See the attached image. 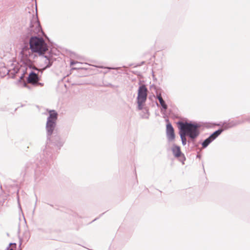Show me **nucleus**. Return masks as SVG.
<instances>
[{
  "instance_id": "nucleus-1",
  "label": "nucleus",
  "mask_w": 250,
  "mask_h": 250,
  "mask_svg": "<svg viewBox=\"0 0 250 250\" xmlns=\"http://www.w3.org/2000/svg\"><path fill=\"white\" fill-rule=\"evenodd\" d=\"M42 30L37 16H33L31 20L30 26L27 29V33L24 35V42L29 40L30 50L33 53L42 55L48 50V46L43 39L36 35L42 33Z\"/></svg>"
},
{
  "instance_id": "nucleus-2",
  "label": "nucleus",
  "mask_w": 250,
  "mask_h": 250,
  "mask_svg": "<svg viewBox=\"0 0 250 250\" xmlns=\"http://www.w3.org/2000/svg\"><path fill=\"white\" fill-rule=\"evenodd\" d=\"M58 113L54 110L49 111V116L47 118L45 126L47 141L51 142L55 146L60 148L63 144L64 141L59 136H53L56 126V121L58 119Z\"/></svg>"
},
{
  "instance_id": "nucleus-3",
  "label": "nucleus",
  "mask_w": 250,
  "mask_h": 250,
  "mask_svg": "<svg viewBox=\"0 0 250 250\" xmlns=\"http://www.w3.org/2000/svg\"><path fill=\"white\" fill-rule=\"evenodd\" d=\"M178 124L181 132H185L189 137L188 143L193 142L200 134L199 128L201 126L198 124L179 122Z\"/></svg>"
},
{
  "instance_id": "nucleus-4",
  "label": "nucleus",
  "mask_w": 250,
  "mask_h": 250,
  "mask_svg": "<svg viewBox=\"0 0 250 250\" xmlns=\"http://www.w3.org/2000/svg\"><path fill=\"white\" fill-rule=\"evenodd\" d=\"M21 53L22 54L21 61L25 66L30 69H35L33 62L37 57L36 55L28 48H23Z\"/></svg>"
},
{
  "instance_id": "nucleus-5",
  "label": "nucleus",
  "mask_w": 250,
  "mask_h": 250,
  "mask_svg": "<svg viewBox=\"0 0 250 250\" xmlns=\"http://www.w3.org/2000/svg\"><path fill=\"white\" fill-rule=\"evenodd\" d=\"M147 96V89L145 85L139 86L138 90L137 100L146 101Z\"/></svg>"
},
{
  "instance_id": "nucleus-6",
  "label": "nucleus",
  "mask_w": 250,
  "mask_h": 250,
  "mask_svg": "<svg viewBox=\"0 0 250 250\" xmlns=\"http://www.w3.org/2000/svg\"><path fill=\"white\" fill-rule=\"evenodd\" d=\"M243 122V121H241L240 120H232L224 122L222 125V127L223 128L222 129H224V130L228 129L240 125Z\"/></svg>"
},
{
  "instance_id": "nucleus-7",
  "label": "nucleus",
  "mask_w": 250,
  "mask_h": 250,
  "mask_svg": "<svg viewBox=\"0 0 250 250\" xmlns=\"http://www.w3.org/2000/svg\"><path fill=\"white\" fill-rule=\"evenodd\" d=\"M167 137L169 141H171L175 139L174 128L170 123L167 125L166 128Z\"/></svg>"
},
{
  "instance_id": "nucleus-8",
  "label": "nucleus",
  "mask_w": 250,
  "mask_h": 250,
  "mask_svg": "<svg viewBox=\"0 0 250 250\" xmlns=\"http://www.w3.org/2000/svg\"><path fill=\"white\" fill-rule=\"evenodd\" d=\"M39 81V79L38 75L33 72H31L27 79L28 83L35 84L37 83Z\"/></svg>"
},
{
  "instance_id": "nucleus-9",
  "label": "nucleus",
  "mask_w": 250,
  "mask_h": 250,
  "mask_svg": "<svg viewBox=\"0 0 250 250\" xmlns=\"http://www.w3.org/2000/svg\"><path fill=\"white\" fill-rule=\"evenodd\" d=\"M42 58L44 60V63L46 64L43 69L49 68L52 65L53 60L52 58L48 57L46 56H43Z\"/></svg>"
},
{
  "instance_id": "nucleus-10",
  "label": "nucleus",
  "mask_w": 250,
  "mask_h": 250,
  "mask_svg": "<svg viewBox=\"0 0 250 250\" xmlns=\"http://www.w3.org/2000/svg\"><path fill=\"white\" fill-rule=\"evenodd\" d=\"M172 151L175 157H179L181 154V151L179 146L174 145L172 148Z\"/></svg>"
},
{
  "instance_id": "nucleus-11",
  "label": "nucleus",
  "mask_w": 250,
  "mask_h": 250,
  "mask_svg": "<svg viewBox=\"0 0 250 250\" xmlns=\"http://www.w3.org/2000/svg\"><path fill=\"white\" fill-rule=\"evenodd\" d=\"M224 131V129H219L214 132L208 137L213 141Z\"/></svg>"
},
{
  "instance_id": "nucleus-12",
  "label": "nucleus",
  "mask_w": 250,
  "mask_h": 250,
  "mask_svg": "<svg viewBox=\"0 0 250 250\" xmlns=\"http://www.w3.org/2000/svg\"><path fill=\"white\" fill-rule=\"evenodd\" d=\"M180 136L182 141V144L183 146H185L187 144V139L186 136H187L186 133H185L184 132H181V130L179 131Z\"/></svg>"
},
{
  "instance_id": "nucleus-13",
  "label": "nucleus",
  "mask_w": 250,
  "mask_h": 250,
  "mask_svg": "<svg viewBox=\"0 0 250 250\" xmlns=\"http://www.w3.org/2000/svg\"><path fill=\"white\" fill-rule=\"evenodd\" d=\"M212 142V141L208 137V138H207L206 139H205L203 142L202 143V147L203 148H206L207 147L208 145L211 143Z\"/></svg>"
},
{
  "instance_id": "nucleus-14",
  "label": "nucleus",
  "mask_w": 250,
  "mask_h": 250,
  "mask_svg": "<svg viewBox=\"0 0 250 250\" xmlns=\"http://www.w3.org/2000/svg\"><path fill=\"white\" fill-rule=\"evenodd\" d=\"M146 102V101L137 100L138 104V109L139 110H141L143 108V104Z\"/></svg>"
},
{
  "instance_id": "nucleus-15",
  "label": "nucleus",
  "mask_w": 250,
  "mask_h": 250,
  "mask_svg": "<svg viewBox=\"0 0 250 250\" xmlns=\"http://www.w3.org/2000/svg\"><path fill=\"white\" fill-rule=\"evenodd\" d=\"M160 104H161L162 109L166 110L167 108V104H166L165 101L163 99L160 100L159 101Z\"/></svg>"
},
{
  "instance_id": "nucleus-16",
  "label": "nucleus",
  "mask_w": 250,
  "mask_h": 250,
  "mask_svg": "<svg viewBox=\"0 0 250 250\" xmlns=\"http://www.w3.org/2000/svg\"><path fill=\"white\" fill-rule=\"evenodd\" d=\"M16 248V243H10L9 246L6 248L7 250H15Z\"/></svg>"
},
{
  "instance_id": "nucleus-17",
  "label": "nucleus",
  "mask_w": 250,
  "mask_h": 250,
  "mask_svg": "<svg viewBox=\"0 0 250 250\" xmlns=\"http://www.w3.org/2000/svg\"><path fill=\"white\" fill-rule=\"evenodd\" d=\"M156 97L158 99V100H159V101H160V100L163 99V98H162V97L161 96V93H157Z\"/></svg>"
},
{
  "instance_id": "nucleus-18",
  "label": "nucleus",
  "mask_w": 250,
  "mask_h": 250,
  "mask_svg": "<svg viewBox=\"0 0 250 250\" xmlns=\"http://www.w3.org/2000/svg\"><path fill=\"white\" fill-rule=\"evenodd\" d=\"M79 62H75V61H71L70 62V65L71 66H72L76 63H79Z\"/></svg>"
},
{
  "instance_id": "nucleus-19",
  "label": "nucleus",
  "mask_w": 250,
  "mask_h": 250,
  "mask_svg": "<svg viewBox=\"0 0 250 250\" xmlns=\"http://www.w3.org/2000/svg\"><path fill=\"white\" fill-rule=\"evenodd\" d=\"M146 112H147V115H145V116H144L143 117L144 118H146V119L148 118L149 114H148V110H147V111H146Z\"/></svg>"
},
{
  "instance_id": "nucleus-20",
  "label": "nucleus",
  "mask_w": 250,
  "mask_h": 250,
  "mask_svg": "<svg viewBox=\"0 0 250 250\" xmlns=\"http://www.w3.org/2000/svg\"><path fill=\"white\" fill-rule=\"evenodd\" d=\"M107 68L109 69H117L118 68H113V67H107Z\"/></svg>"
}]
</instances>
